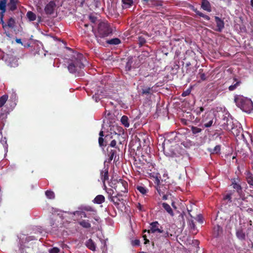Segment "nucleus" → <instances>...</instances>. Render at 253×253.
I'll return each mask as SVG.
<instances>
[{
    "instance_id": "nucleus-6",
    "label": "nucleus",
    "mask_w": 253,
    "mask_h": 253,
    "mask_svg": "<svg viewBox=\"0 0 253 253\" xmlns=\"http://www.w3.org/2000/svg\"><path fill=\"white\" fill-rule=\"evenodd\" d=\"M114 188L118 193L127 192L128 184L126 181L120 179L114 183Z\"/></svg>"
},
{
    "instance_id": "nucleus-29",
    "label": "nucleus",
    "mask_w": 253,
    "mask_h": 253,
    "mask_svg": "<svg viewBox=\"0 0 253 253\" xmlns=\"http://www.w3.org/2000/svg\"><path fill=\"white\" fill-rule=\"evenodd\" d=\"M105 201V197L102 195H98L93 200V202L97 204H101Z\"/></svg>"
},
{
    "instance_id": "nucleus-62",
    "label": "nucleus",
    "mask_w": 253,
    "mask_h": 253,
    "mask_svg": "<svg viewBox=\"0 0 253 253\" xmlns=\"http://www.w3.org/2000/svg\"><path fill=\"white\" fill-rule=\"evenodd\" d=\"M16 42L17 43L22 44V42H21V40L20 39H16Z\"/></svg>"
},
{
    "instance_id": "nucleus-20",
    "label": "nucleus",
    "mask_w": 253,
    "mask_h": 253,
    "mask_svg": "<svg viewBox=\"0 0 253 253\" xmlns=\"http://www.w3.org/2000/svg\"><path fill=\"white\" fill-rule=\"evenodd\" d=\"M6 64L11 67H16L18 65V60L14 57H9L6 60Z\"/></svg>"
},
{
    "instance_id": "nucleus-4",
    "label": "nucleus",
    "mask_w": 253,
    "mask_h": 253,
    "mask_svg": "<svg viewBox=\"0 0 253 253\" xmlns=\"http://www.w3.org/2000/svg\"><path fill=\"white\" fill-rule=\"evenodd\" d=\"M234 101L237 106L242 111H252L253 103L251 99L243 95H236Z\"/></svg>"
},
{
    "instance_id": "nucleus-39",
    "label": "nucleus",
    "mask_w": 253,
    "mask_h": 253,
    "mask_svg": "<svg viewBox=\"0 0 253 253\" xmlns=\"http://www.w3.org/2000/svg\"><path fill=\"white\" fill-rule=\"evenodd\" d=\"M136 189L143 195H145L148 192L147 189L142 186H137Z\"/></svg>"
},
{
    "instance_id": "nucleus-8",
    "label": "nucleus",
    "mask_w": 253,
    "mask_h": 253,
    "mask_svg": "<svg viewBox=\"0 0 253 253\" xmlns=\"http://www.w3.org/2000/svg\"><path fill=\"white\" fill-rule=\"evenodd\" d=\"M36 240L34 236H29L26 238L25 242L20 244L18 253H30L33 248L28 246V243L32 240Z\"/></svg>"
},
{
    "instance_id": "nucleus-54",
    "label": "nucleus",
    "mask_w": 253,
    "mask_h": 253,
    "mask_svg": "<svg viewBox=\"0 0 253 253\" xmlns=\"http://www.w3.org/2000/svg\"><path fill=\"white\" fill-rule=\"evenodd\" d=\"M98 143L100 146H104V139L102 137H99L98 139Z\"/></svg>"
},
{
    "instance_id": "nucleus-31",
    "label": "nucleus",
    "mask_w": 253,
    "mask_h": 253,
    "mask_svg": "<svg viewBox=\"0 0 253 253\" xmlns=\"http://www.w3.org/2000/svg\"><path fill=\"white\" fill-rule=\"evenodd\" d=\"M233 80L236 83L229 86L228 89L230 91H233L235 90L238 86L240 85L241 83V82L240 81H238L236 78H234Z\"/></svg>"
},
{
    "instance_id": "nucleus-59",
    "label": "nucleus",
    "mask_w": 253,
    "mask_h": 253,
    "mask_svg": "<svg viewBox=\"0 0 253 253\" xmlns=\"http://www.w3.org/2000/svg\"><path fill=\"white\" fill-rule=\"evenodd\" d=\"M200 78L202 81H205L206 80V75L204 73H202L201 74Z\"/></svg>"
},
{
    "instance_id": "nucleus-50",
    "label": "nucleus",
    "mask_w": 253,
    "mask_h": 253,
    "mask_svg": "<svg viewBox=\"0 0 253 253\" xmlns=\"http://www.w3.org/2000/svg\"><path fill=\"white\" fill-rule=\"evenodd\" d=\"M107 194H108V199L110 200V197H114V196H113V194L114 191L112 189H109L107 191Z\"/></svg>"
},
{
    "instance_id": "nucleus-58",
    "label": "nucleus",
    "mask_w": 253,
    "mask_h": 253,
    "mask_svg": "<svg viewBox=\"0 0 253 253\" xmlns=\"http://www.w3.org/2000/svg\"><path fill=\"white\" fill-rule=\"evenodd\" d=\"M116 141L115 139H114L111 141L110 145L112 147H115L116 145Z\"/></svg>"
},
{
    "instance_id": "nucleus-19",
    "label": "nucleus",
    "mask_w": 253,
    "mask_h": 253,
    "mask_svg": "<svg viewBox=\"0 0 253 253\" xmlns=\"http://www.w3.org/2000/svg\"><path fill=\"white\" fill-rule=\"evenodd\" d=\"M108 97V95H106L105 93L102 91H100L99 93V91L98 90L97 93H95V94L93 95L92 98L97 102L101 99Z\"/></svg>"
},
{
    "instance_id": "nucleus-25",
    "label": "nucleus",
    "mask_w": 253,
    "mask_h": 253,
    "mask_svg": "<svg viewBox=\"0 0 253 253\" xmlns=\"http://www.w3.org/2000/svg\"><path fill=\"white\" fill-rule=\"evenodd\" d=\"M246 180L249 184L251 188H253V174L250 171H248L246 172Z\"/></svg>"
},
{
    "instance_id": "nucleus-21",
    "label": "nucleus",
    "mask_w": 253,
    "mask_h": 253,
    "mask_svg": "<svg viewBox=\"0 0 253 253\" xmlns=\"http://www.w3.org/2000/svg\"><path fill=\"white\" fill-rule=\"evenodd\" d=\"M215 20L217 28L216 31L221 32L224 27V23L223 20L217 16L215 17Z\"/></svg>"
},
{
    "instance_id": "nucleus-52",
    "label": "nucleus",
    "mask_w": 253,
    "mask_h": 253,
    "mask_svg": "<svg viewBox=\"0 0 253 253\" xmlns=\"http://www.w3.org/2000/svg\"><path fill=\"white\" fill-rule=\"evenodd\" d=\"M223 199L224 200H228L229 201L231 202V194H228L226 195L224 197Z\"/></svg>"
},
{
    "instance_id": "nucleus-37",
    "label": "nucleus",
    "mask_w": 253,
    "mask_h": 253,
    "mask_svg": "<svg viewBox=\"0 0 253 253\" xmlns=\"http://www.w3.org/2000/svg\"><path fill=\"white\" fill-rule=\"evenodd\" d=\"M26 16L29 21H35L36 19V15L33 12L31 11H29L27 12L26 14Z\"/></svg>"
},
{
    "instance_id": "nucleus-27",
    "label": "nucleus",
    "mask_w": 253,
    "mask_h": 253,
    "mask_svg": "<svg viewBox=\"0 0 253 253\" xmlns=\"http://www.w3.org/2000/svg\"><path fill=\"white\" fill-rule=\"evenodd\" d=\"M86 247L92 251H95L96 246L94 242L91 239L88 240L85 243Z\"/></svg>"
},
{
    "instance_id": "nucleus-1",
    "label": "nucleus",
    "mask_w": 253,
    "mask_h": 253,
    "mask_svg": "<svg viewBox=\"0 0 253 253\" xmlns=\"http://www.w3.org/2000/svg\"><path fill=\"white\" fill-rule=\"evenodd\" d=\"M86 61L83 54L80 53H75L69 63L68 69L71 74H75L84 67V62Z\"/></svg>"
},
{
    "instance_id": "nucleus-3",
    "label": "nucleus",
    "mask_w": 253,
    "mask_h": 253,
    "mask_svg": "<svg viewBox=\"0 0 253 253\" xmlns=\"http://www.w3.org/2000/svg\"><path fill=\"white\" fill-rule=\"evenodd\" d=\"M221 123L222 128L225 130H229L235 135L238 136L240 133V130L238 128L232 127L230 129L229 126L231 125L232 122V118L231 115L229 112H221Z\"/></svg>"
},
{
    "instance_id": "nucleus-17",
    "label": "nucleus",
    "mask_w": 253,
    "mask_h": 253,
    "mask_svg": "<svg viewBox=\"0 0 253 253\" xmlns=\"http://www.w3.org/2000/svg\"><path fill=\"white\" fill-rule=\"evenodd\" d=\"M236 236L240 241H245L246 240V234L242 228H239L236 230Z\"/></svg>"
},
{
    "instance_id": "nucleus-9",
    "label": "nucleus",
    "mask_w": 253,
    "mask_h": 253,
    "mask_svg": "<svg viewBox=\"0 0 253 253\" xmlns=\"http://www.w3.org/2000/svg\"><path fill=\"white\" fill-rule=\"evenodd\" d=\"M162 227L158 221L152 222L150 223V229L147 231L148 233H163Z\"/></svg>"
},
{
    "instance_id": "nucleus-2",
    "label": "nucleus",
    "mask_w": 253,
    "mask_h": 253,
    "mask_svg": "<svg viewBox=\"0 0 253 253\" xmlns=\"http://www.w3.org/2000/svg\"><path fill=\"white\" fill-rule=\"evenodd\" d=\"M92 31L94 33L98 42L100 44L101 43L100 39L109 36L113 32L110 25L105 22H100L98 24L97 32L94 31V27L92 26Z\"/></svg>"
},
{
    "instance_id": "nucleus-30",
    "label": "nucleus",
    "mask_w": 253,
    "mask_h": 253,
    "mask_svg": "<svg viewBox=\"0 0 253 253\" xmlns=\"http://www.w3.org/2000/svg\"><path fill=\"white\" fill-rule=\"evenodd\" d=\"M189 127L191 128V130L192 132V134L194 135L197 136L199 133L201 132L202 131V129L198 127L197 126H190Z\"/></svg>"
},
{
    "instance_id": "nucleus-26",
    "label": "nucleus",
    "mask_w": 253,
    "mask_h": 253,
    "mask_svg": "<svg viewBox=\"0 0 253 253\" xmlns=\"http://www.w3.org/2000/svg\"><path fill=\"white\" fill-rule=\"evenodd\" d=\"M121 122L125 127L127 128L129 126V120L127 116H123L121 119Z\"/></svg>"
},
{
    "instance_id": "nucleus-16",
    "label": "nucleus",
    "mask_w": 253,
    "mask_h": 253,
    "mask_svg": "<svg viewBox=\"0 0 253 253\" xmlns=\"http://www.w3.org/2000/svg\"><path fill=\"white\" fill-rule=\"evenodd\" d=\"M7 0H0V19H3L4 13L6 11Z\"/></svg>"
},
{
    "instance_id": "nucleus-34",
    "label": "nucleus",
    "mask_w": 253,
    "mask_h": 253,
    "mask_svg": "<svg viewBox=\"0 0 253 253\" xmlns=\"http://www.w3.org/2000/svg\"><path fill=\"white\" fill-rule=\"evenodd\" d=\"M233 189L236 190L238 194L241 196L242 193V187H241L239 182L234 183V185H232Z\"/></svg>"
},
{
    "instance_id": "nucleus-49",
    "label": "nucleus",
    "mask_w": 253,
    "mask_h": 253,
    "mask_svg": "<svg viewBox=\"0 0 253 253\" xmlns=\"http://www.w3.org/2000/svg\"><path fill=\"white\" fill-rule=\"evenodd\" d=\"M89 19L90 21L93 23H95L97 21V18L92 15H89Z\"/></svg>"
},
{
    "instance_id": "nucleus-46",
    "label": "nucleus",
    "mask_w": 253,
    "mask_h": 253,
    "mask_svg": "<svg viewBox=\"0 0 253 253\" xmlns=\"http://www.w3.org/2000/svg\"><path fill=\"white\" fill-rule=\"evenodd\" d=\"M196 13L197 15H198L200 17H203L206 20H210V17L208 15L204 14L201 12H200L199 11H196Z\"/></svg>"
},
{
    "instance_id": "nucleus-64",
    "label": "nucleus",
    "mask_w": 253,
    "mask_h": 253,
    "mask_svg": "<svg viewBox=\"0 0 253 253\" xmlns=\"http://www.w3.org/2000/svg\"><path fill=\"white\" fill-rule=\"evenodd\" d=\"M99 135H100V137H103L104 136L103 135V131H100V132H99Z\"/></svg>"
},
{
    "instance_id": "nucleus-55",
    "label": "nucleus",
    "mask_w": 253,
    "mask_h": 253,
    "mask_svg": "<svg viewBox=\"0 0 253 253\" xmlns=\"http://www.w3.org/2000/svg\"><path fill=\"white\" fill-rule=\"evenodd\" d=\"M162 233H163L162 236L164 238H167V237H169V236H172V235L171 234H169L168 231H167L166 232L163 231V232Z\"/></svg>"
},
{
    "instance_id": "nucleus-51",
    "label": "nucleus",
    "mask_w": 253,
    "mask_h": 253,
    "mask_svg": "<svg viewBox=\"0 0 253 253\" xmlns=\"http://www.w3.org/2000/svg\"><path fill=\"white\" fill-rule=\"evenodd\" d=\"M196 219L198 222H199L200 223H202L203 222V216L201 214H199L197 215V217H196Z\"/></svg>"
},
{
    "instance_id": "nucleus-12",
    "label": "nucleus",
    "mask_w": 253,
    "mask_h": 253,
    "mask_svg": "<svg viewBox=\"0 0 253 253\" xmlns=\"http://www.w3.org/2000/svg\"><path fill=\"white\" fill-rule=\"evenodd\" d=\"M165 140L164 142L162 144L163 151L165 154L169 157H174L175 155V153L173 152V149L171 148L170 150L169 146L167 145V146H165Z\"/></svg>"
},
{
    "instance_id": "nucleus-13",
    "label": "nucleus",
    "mask_w": 253,
    "mask_h": 253,
    "mask_svg": "<svg viewBox=\"0 0 253 253\" xmlns=\"http://www.w3.org/2000/svg\"><path fill=\"white\" fill-rule=\"evenodd\" d=\"M18 3V0H9V2L6 4L8 10L13 11L17 9Z\"/></svg>"
},
{
    "instance_id": "nucleus-32",
    "label": "nucleus",
    "mask_w": 253,
    "mask_h": 253,
    "mask_svg": "<svg viewBox=\"0 0 253 253\" xmlns=\"http://www.w3.org/2000/svg\"><path fill=\"white\" fill-rule=\"evenodd\" d=\"M101 180L104 182L106 180L108 179V170L107 169H105L104 170H102L100 173Z\"/></svg>"
},
{
    "instance_id": "nucleus-7",
    "label": "nucleus",
    "mask_w": 253,
    "mask_h": 253,
    "mask_svg": "<svg viewBox=\"0 0 253 253\" xmlns=\"http://www.w3.org/2000/svg\"><path fill=\"white\" fill-rule=\"evenodd\" d=\"M213 119L214 115L211 112H205L201 122L205 127H209L212 126Z\"/></svg>"
},
{
    "instance_id": "nucleus-18",
    "label": "nucleus",
    "mask_w": 253,
    "mask_h": 253,
    "mask_svg": "<svg viewBox=\"0 0 253 253\" xmlns=\"http://www.w3.org/2000/svg\"><path fill=\"white\" fill-rule=\"evenodd\" d=\"M153 93V90L152 87H146L142 89L141 95L145 96L148 98H150Z\"/></svg>"
},
{
    "instance_id": "nucleus-38",
    "label": "nucleus",
    "mask_w": 253,
    "mask_h": 253,
    "mask_svg": "<svg viewBox=\"0 0 253 253\" xmlns=\"http://www.w3.org/2000/svg\"><path fill=\"white\" fill-rule=\"evenodd\" d=\"M209 151L211 154H218L220 152V145H216L214 147L213 149H209Z\"/></svg>"
},
{
    "instance_id": "nucleus-5",
    "label": "nucleus",
    "mask_w": 253,
    "mask_h": 253,
    "mask_svg": "<svg viewBox=\"0 0 253 253\" xmlns=\"http://www.w3.org/2000/svg\"><path fill=\"white\" fill-rule=\"evenodd\" d=\"M196 112V117L191 112H183L181 116H180L181 123L185 126H188L189 123H192L195 125L200 122V119L198 117L199 113Z\"/></svg>"
},
{
    "instance_id": "nucleus-44",
    "label": "nucleus",
    "mask_w": 253,
    "mask_h": 253,
    "mask_svg": "<svg viewBox=\"0 0 253 253\" xmlns=\"http://www.w3.org/2000/svg\"><path fill=\"white\" fill-rule=\"evenodd\" d=\"M45 195L48 198H49L50 199H53L55 197V195H54V192L50 190H47L45 192Z\"/></svg>"
},
{
    "instance_id": "nucleus-47",
    "label": "nucleus",
    "mask_w": 253,
    "mask_h": 253,
    "mask_svg": "<svg viewBox=\"0 0 253 253\" xmlns=\"http://www.w3.org/2000/svg\"><path fill=\"white\" fill-rule=\"evenodd\" d=\"M191 91V87H190V88H188L187 89H186V90L182 92L181 95L183 97H185L186 96H188V95L190 94Z\"/></svg>"
},
{
    "instance_id": "nucleus-56",
    "label": "nucleus",
    "mask_w": 253,
    "mask_h": 253,
    "mask_svg": "<svg viewBox=\"0 0 253 253\" xmlns=\"http://www.w3.org/2000/svg\"><path fill=\"white\" fill-rule=\"evenodd\" d=\"M231 182H232L231 185L232 186L234 185V183L240 182V179L238 178H237V179L232 178V179H231Z\"/></svg>"
},
{
    "instance_id": "nucleus-40",
    "label": "nucleus",
    "mask_w": 253,
    "mask_h": 253,
    "mask_svg": "<svg viewBox=\"0 0 253 253\" xmlns=\"http://www.w3.org/2000/svg\"><path fill=\"white\" fill-rule=\"evenodd\" d=\"M8 99V95L4 94L0 97V108L2 107Z\"/></svg>"
},
{
    "instance_id": "nucleus-43",
    "label": "nucleus",
    "mask_w": 253,
    "mask_h": 253,
    "mask_svg": "<svg viewBox=\"0 0 253 253\" xmlns=\"http://www.w3.org/2000/svg\"><path fill=\"white\" fill-rule=\"evenodd\" d=\"M15 23V20L13 18L11 17L8 19L7 22V27L13 28L14 27Z\"/></svg>"
},
{
    "instance_id": "nucleus-23",
    "label": "nucleus",
    "mask_w": 253,
    "mask_h": 253,
    "mask_svg": "<svg viewBox=\"0 0 253 253\" xmlns=\"http://www.w3.org/2000/svg\"><path fill=\"white\" fill-rule=\"evenodd\" d=\"M222 228L219 225H215L213 229V234L215 237H217L222 233Z\"/></svg>"
},
{
    "instance_id": "nucleus-60",
    "label": "nucleus",
    "mask_w": 253,
    "mask_h": 253,
    "mask_svg": "<svg viewBox=\"0 0 253 253\" xmlns=\"http://www.w3.org/2000/svg\"><path fill=\"white\" fill-rule=\"evenodd\" d=\"M190 225L191 226V227H192V228H195V224H194V222L193 221V220H191L190 222Z\"/></svg>"
},
{
    "instance_id": "nucleus-53",
    "label": "nucleus",
    "mask_w": 253,
    "mask_h": 253,
    "mask_svg": "<svg viewBox=\"0 0 253 253\" xmlns=\"http://www.w3.org/2000/svg\"><path fill=\"white\" fill-rule=\"evenodd\" d=\"M145 42L146 41L144 38L142 37L139 38V43L140 46H142Z\"/></svg>"
},
{
    "instance_id": "nucleus-14",
    "label": "nucleus",
    "mask_w": 253,
    "mask_h": 253,
    "mask_svg": "<svg viewBox=\"0 0 253 253\" xmlns=\"http://www.w3.org/2000/svg\"><path fill=\"white\" fill-rule=\"evenodd\" d=\"M145 4L150 7H158L162 5V1L160 0H143Z\"/></svg>"
},
{
    "instance_id": "nucleus-61",
    "label": "nucleus",
    "mask_w": 253,
    "mask_h": 253,
    "mask_svg": "<svg viewBox=\"0 0 253 253\" xmlns=\"http://www.w3.org/2000/svg\"><path fill=\"white\" fill-rule=\"evenodd\" d=\"M145 18L146 20L148 21L150 19H151V17L150 16L146 15V16H145Z\"/></svg>"
},
{
    "instance_id": "nucleus-11",
    "label": "nucleus",
    "mask_w": 253,
    "mask_h": 253,
    "mask_svg": "<svg viewBox=\"0 0 253 253\" xmlns=\"http://www.w3.org/2000/svg\"><path fill=\"white\" fill-rule=\"evenodd\" d=\"M110 201L113 202L117 208H118L120 205L119 202L125 204V200L123 198V196L121 193H117L116 196H114V197H110Z\"/></svg>"
},
{
    "instance_id": "nucleus-45",
    "label": "nucleus",
    "mask_w": 253,
    "mask_h": 253,
    "mask_svg": "<svg viewBox=\"0 0 253 253\" xmlns=\"http://www.w3.org/2000/svg\"><path fill=\"white\" fill-rule=\"evenodd\" d=\"M155 183H157V190L158 192L160 194L162 192V190L161 189L162 187L161 185L160 184V181L158 178L156 179Z\"/></svg>"
},
{
    "instance_id": "nucleus-36",
    "label": "nucleus",
    "mask_w": 253,
    "mask_h": 253,
    "mask_svg": "<svg viewBox=\"0 0 253 253\" xmlns=\"http://www.w3.org/2000/svg\"><path fill=\"white\" fill-rule=\"evenodd\" d=\"M79 224L84 228H89L91 227V224L88 220H83L79 222Z\"/></svg>"
},
{
    "instance_id": "nucleus-57",
    "label": "nucleus",
    "mask_w": 253,
    "mask_h": 253,
    "mask_svg": "<svg viewBox=\"0 0 253 253\" xmlns=\"http://www.w3.org/2000/svg\"><path fill=\"white\" fill-rule=\"evenodd\" d=\"M140 244V241L136 239L132 242V245L133 246H139Z\"/></svg>"
},
{
    "instance_id": "nucleus-15",
    "label": "nucleus",
    "mask_w": 253,
    "mask_h": 253,
    "mask_svg": "<svg viewBox=\"0 0 253 253\" xmlns=\"http://www.w3.org/2000/svg\"><path fill=\"white\" fill-rule=\"evenodd\" d=\"M83 210L86 211H89L91 212L90 215H92V217L96 221H98L99 219V217L97 214V211L94 209L90 206L85 207L83 208Z\"/></svg>"
},
{
    "instance_id": "nucleus-22",
    "label": "nucleus",
    "mask_w": 253,
    "mask_h": 253,
    "mask_svg": "<svg viewBox=\"0 0 253 253\" xmlns=\"http://www.w3.org/2000/svg\"><path fill=\"white\" fill-rule=\"evenodd\" d=\"M162 205L163 208L171 216H173L174 215V212L171 208L170 206L166 203H159L158 205Z\"/></svg>"
},
{
    "instance_id": "nucleus-24",
    "label": "nucleus",
    "mask_w": 253,
    "mask_h": 253,
    "mask_svg": "<svg viewBox=\"0 0 253 253\" xmlns=\"http://www.w3.org/2000/svg\"><path fill=\"white\" fill-rule=\"evenodd\" d=\"M201 7L208 12L211 11V4L207 0H202Z\"/></svg>"
},
{
    "instance_id": "nucleus-41",
    "label": "nucleus",
    "mask_w": 253,
    "mask_h": 253,
    "mask_svg": "<svg viewBox=\"0 0 253 253\" xmlns=\"http://www.w3.org/2000/svg\"><path fill=\"white\" fill-rule=\"evenodd\" d=\"M121 42V41L118 38H114L107 41V43L110 44L117 45Z\"/></svg>"
},
{
    "instance_id": "nucleus-10",
    "label": "nucleus",
    "mask_w": 253,
    "mask_h": 253,
    "mask_svg": "<svg viewBox=\"0 0 253 253\" xmlns=\"http://www.w3.org/2000/svg\"><path fill=\"white\" fill-rule=\"evenodd\" d=\"M56 5L54 1L49 2L44 7V11L46 14L51 15L54 13Z\"/></svg>"
},
{
    "instance_id": "nucleus-28",
    "label": "nucleus",
    "mask_w": 253,
    "mask_h": 253,
    "mask_svg": "<svg viewBox=\"0 0 253 253\" xmlns=\"http://www.w3.org/2000/svg\"><path fill=\"white\" fill-rule=\"evenodd\" d=\"M16 100L17 99L16 94H12L10 100L8 101V103L11 109H13L16 105Z\"/></svg>"
},
{
    "instance_id": "nucleus-48",
    "label": "nucleus",
    "mask_w": 253,
    "mask_h": 253,
    "mask_svg": "<svg viewBox=\"0 0 253 253\" xmlns=\"http://www.w3.org/2000/svg\"><path fill=\"white\" fill-rule=\"evenodd\" d=\"M59 249L57 247H54L49 250L50 253H59Z\"/></svg>"
},
{
    "instance_id": "nucleus-42",
    "label": "nucleus",
    "mask_w": 253,
    "mask_h": 253,
    "mask_svg": "<svg viewBox=\"0 0 253 253\" xmlns=\"http://www.w3.org/2000/svg\"><path fill=\"white\" fill-rule=\"evenodd\" d=\"M73 214L74 215H81V217H84V218H89V216L87 215V214L83 211H76L74 212Z\"/></svg>"
},
{
    "instance_id": "nucleus-33",
    "label": "nucleus",
    "mask_w": 253,
    "mask_h": 253,
    "mask_svg": "<svg viewBox=\"0 0 253 253\" xmlns=\"http://www.w3.org/2000/svg\"><path fill=\"white\" fill-rule=\"evenodd\" d=\"M123 2V7L124 8H128L133 4L132 0H122Z\"/></svg>"
},
{
    "instance_id": "nucleus-35",
    "label": "nucleus",
    "mask_w": 253,
    "mask_h": 253,
    "mask_svg": "<svg viewBox=\"0 0 253 253\" xmlns=\"http://www.w3.org/2000/svg\"><path fill=\"white\" fill-rule=\"evenodd\" d=\"M108 151V156L109 157L108 162H110L114 158V160L116 159V151L115 150H111L110 151L108 150V148L107 149Z\"/></svg>"
},
{
    "instance_id": "nucleus-63",
    "label": "nucleus",
    "mask_w": 253,
    "mask_h": 253,
    "mask_svg": "<svg viewBox=\"0 0 253 253\" xmlns=\"http://www.w3.org/2000/svg\"><path fill=\"white\" fill-rule=\"evenodd\" d=\"M126 68L128 70L130 69V66L129 65L128 62L126 64Z\"/></svg>"
}]
</instances>
